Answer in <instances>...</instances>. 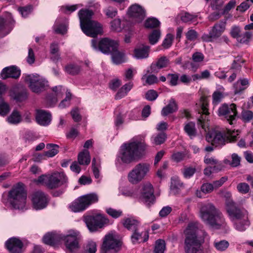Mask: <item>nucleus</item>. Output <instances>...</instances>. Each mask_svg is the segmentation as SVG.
<instances>
[{
	"label": "nucleus",
	"instance_id": "nucleus-1",
	"mask_svg": "<svg viewBox=\"0 0 253 253\" xmlns=\"http://www.w3.org/2000/svg\"><path fill=\"white\" fill-rule=\"evenodd\" d=\"M199 214L203 222L213 229H220L227 226L224 215L212 203L203 204L200 208Z\"/></svg>",
	"mask_w": 253,
	"mask_h": 253
},
{
	"label": "nucleus",
	"instance_id": "nucleus-2",
	"mask_svg": "<svg viewBox=\"0 0 253 253\" xmlns=\"http://www.w3.org/2000/svg\"><path fill=\"white\" fill-rule=\"evenodd\" d=\"M146 144L142 141H133L124 144L120 151V158L126 164H129L140 159L144 154Z\"/></svg>",
	"mask_w": 253,
	"mask_h": 253
},
{
	"label": "nucleus",
	"instance_id": "nucleus-3",
	"mask_svg": "<svg viewBox=\"0 0 253 253\" xmlns=\"http://www.w3.org/2000/svg\"><path fill=\"white\" fill-rule=\"evenodd\" d=\"M27 193L24 184L18 182L8 192L7 201L15 209H23L26 205Z\"/></svg>",
	"mask_w": 253,
	"mask_h": 253
},
{
	"label": "nucleus",
	"instance_id": "nucleus-4",
	"mask_svg": "<svg viewBox=\"0 0 253 253\" xmlns=\"http://www.w3.org/2000/svg\"><path fill=\"white\" fill-rule=\"evenodd\" d=\"M197 228L193 223L188 224L186 229V238L184 241L185 253H204L200 249L201 243L197 238Z\"/></svg>",
	"mask_w": 253,
	"mask_h": 253
},
{
	"label": "nucleus",
	"instance_id": "nucleus-5",
	"mask_svg": "<svg viewBox=\"0 0 253 253\" xmlns=\"http://www.w3.org/2000/svg\"><path fill=\"white\" fill-rule=\"evenodd\" d=\"M236 139L237 136L234 135L233 132L229 129L214 130L208 133L206 136L207 141L211 142L212 145L216 147L224 145L226 143L235 141Z\"/></svg>",
	"mask_w": 253,
	"mask_h": 253
},
{
	"label": "nucleus",
	"instance_id": "nucleus-6",
	"mask_svg": "<svg viewBox=\"0 0 253 253\" xmlns=\"http://www.w3.org/2000/svg\"><path fill=\"white\" fill-rule=\"evenodd\" d=\"M68 178L64 172H55L51 174L42 175L38 177V182L43 184L49 189L58 188L67 182Z\"/></svg>",
	"mask_w": 253,
	"mask_h": 253
},
{
	"label": "nucleus",
	"instance_id": "nucleus-7",
	"mask_svg": "<svg viewBox=\"0 0 253 253\" xmlns=\"http://www.w3.org/2000/svg\"><path fill=\"white\" fill-rule=\"evenodd\" d=\"M98 201V197L96 193H89L77 198L70 204L69 207L74 212H81Z\"/></svg>",
	"mask_w": 253,
	"mask_h": 253
},
{
	"label": "nucleus",
	"instance_id": "nucleus-8",
	"mask_svg": "<svg viewBox=\"0 0 253 253\" xmlns=\"http://www.w3.org/2000/svg\"><path fill=\"white\" fill-rule=\"evenodd\" d=\"M122 242L111 233L105 235L103 238L100 253H118L121 250Z\"/></svg>",
	"mask_w": 253,
	"mask_h": 253
},
{
	"label": "nucleus",
	"instance_id": "nucleus-9",
	"mask_svg": "<svg viewBox=\"0 0 253 253\" xmlns=\"http://www.w3.org/2000/svg\"><path fill=\"white\" fill-rule=\"evenodd\" d=\"M225 206L226 213L231 221L241 220L248 215L247 211L231 199L226 200Z\"/></svg>",
	"mask_w": 253,
	"mask_h": 253
},
{
	"label": "nucleus",
	"instance_id": "nucleus-10",
	"mask_svg": "<svg viewBox=\"0 0 253 253\" xmlns=\"http://www.w3.org/2000/svg\"><path fill=\"white\" fill-rule=\"evenodd\" d=\"M84 220L91 232H95L109 223V219L102 214L87 215L84 217Z\"/></svg>",
	"mask_w": 253,
	"mask_h": 253
},
{
	"label": "nucleus",
	"instance_id": "nucleus-11",
	"mask_svg": "<svg viewBox=\"0 0 253 253\" xmlns=\"http://www.w3.org/2000/svg\"><path fill=\"white\" fill-rule=\"evenodd\" d=\"M24 81L31 90L36 93H40L44 90L48 82L36 74H30L25 76Z\"/></svg>",
	"mask_w": 253,
	"mask_h": 253
},
{
	"label": "nucleus",
	"instance_id": "nucleus-12",
	"mask_svg": "<svg viewBox=\"0 0 253 253\" xmlns=\"http://www.w3.org/2000/svg\"><path fill=\"white\" fill-rule=\"evenodd\" d=\"M60 239L64 242L66 250L72 253L79 249L81 236L79 232L70 230L66 235H60Z\"/></svg>",
	"mask_w": 253,
	"mask_h": 253
},
{
	"label": "nucleus",
	"instance_id": "nucleus-13",
	"mask_svg": "<svg viewBox=\"0 0 253 253\" xmlns=\"http://www.w3.org/2000/svg\"><path fill=\"white\" fill-rule=\"evenodd\" d=\"M91 46L95 49H98L105 54H110L112 51L118 48L119 43L117 41L108 38H104L99 42L95 39L91 40Z\"/></svg>",
	"mask_w": 253,
	"mask_h": 253
},
{
	"label": "nucleus",
	"instance_id": "nucleus-14",
	"mask_svg": "<svg viewBox=\"0 0 253 253\" xmlns=\"http://www.w3.org/2000/svg\"><path fill=\"white\" fill-rule=\"evenodd\" d=\"M237 115L236 105L234 103L230 105L224 103L218 110V115L231 125L236 122Z\"/></svg>",
	"mask_w": 253,
	"mask_h": 253
},
{
	"label": "nucleus",
	"instance_id": "nucleus-15",
	"mask_svg": "<svg viewBox=\"0 0 253 253\" xmlns=\"http://www.w3.org/2000/svg\"><path fill=\"white\" fill-rule=\"evenodd\" d=\"M226 22L225 20H220L215 23L211 27L209 33L204 34L201 37V39L205 42H212L219 38L225 30Z\"/></svg>",
	"mask_w": 253,
	"mask_h": 253
},
{
	"label": "nucleus",
	"instance_id": "nucleus-16",
	"mask_svg": "<svg viewBox=\"0 0 253 253\" xmlns=\"http://www.w3.org/2000/svg\"><path fill=\"white\" fill-rule=\"evenodd\" d=\"M139 199L148 207L155 203L156 198L154 195V190L153 185L150 183L146 182L142 185Z\"/></svg>",
	"mask_w": 253,
	"mask_h": 253
},
{
	"label": "nucleus",
	"instance_id": "nucleus-17",
	"mask_svg": "<svg viewBox=\"0 0 253 253\" xmlns=\"http://www.w3.org/2000/svg\"><path fill=\"white\" fill-rule=\"evenodd\" d=\"M49 201L50 198L48 195L41 190L34 192L32 195L33 207L36 210H41L45 208Z\"/></svg>",
	"mask_w": 253,
	"mask_h": 253
},
{
	"label": "nucleus",
	"instance_id": "nucleus-18",
	"mask_svg": "<svg viewBox=\"0 0 253 253\" xmlns=\"http://www.w3.org/2000/svg\"><path fill=\"white\" fill-rule=\"evenodd\" d=\"M128 16L135 23H140L146 16V10L140 5L135 3L130 5L127 11Z\"/></svg>",
	"mask_w": 253,
	"mask_h": 253
},
{
	"label": "nucleus",
	"instance_id": "nucleus-19",
	"mask_svg": "<svg viewBox=\"0 0 253 253\" xmlns=\"http://www.w3.org/2000/svg\"><path fill=\"white\" fill-rule=\"evenodd\" d=\"M83 32L87 36L95 38L102 32V27L100 23L92 21L81 26Z\"/></svg>",
	"mask_w": 253,
	"mask_h": 253
},
{
	"label": "nucleus",
	"instance_id": "nucleus-20",
	"mask_svg": "<svg viewBox=\"0 0 253 253\" xmlns=\"http://www.w3.org/2000/svg\"><path fill=\"white\" fill-rule=\"evenodd\" d=\"M202 104L201 106V110L199 113L201 114L200 118L198 119L197 125L205 129L206 124L209 121V116L210 113L209 112V102L207 98L202 97L201 98Z\"/></svg>",
	"mask_w": 253,
	"mask_h": 253
},
{
	"label": "nucleus",
	"instance_id": "nucleus-21",
	"mask_svg": "<svg viewBox=\"0 0 253 253\" xmlns=\"http://www.w3.org/2000/svg\"><path fill=\"white\" fill-rule=\"evenodd\" d=\"M5 246L10 253H21L23 243L20 239L13 237L6 241Z\"/></svg>",
	"mask_w": 253,
	"mask_h": 253
},
{
	"label": "nucleus",
	"instance_id": "nucleus-22",
	"mask_svg": "<svg viewBox=\"0 0 253 253\" xmlns=\"http://www.w3.org/2000/svg\"><path fill=\"white\" fill-rule=\"evenodd\" d=\"M21 74L20 70L15 66H11L3 68L0 73V77L3 80L8 78L17 79Z\"/></svg>",
	"mask_w": 253,
	"mask_h": 253
},
{
	"label": "nucleus",
	"instance_id": "nucleus-23",
	"mask_svg": "<svg viewBox=\"0 0 253 253\" xmlns=\"http://www.w3.org/2000/svg\"><path fill=\"white\" fill-rule=\"evenodd\" d=\"M35 118L37 123L43 126L48 125L51 120V115L50 113L42 109L36 110Z\"/></svg>",
	"mask_w": 253,
	"mask_h": 253
},
{
	"label": "nucleus",
	"instance_id": "nucleus-24",
	"mask_svg": "<svg viewBox=\"0 0 253 253\" xmlns=\"http://www.w3.org/2000/svg\"><path fill=\"white\" fill-rule=\"evenodd\" d=\"M170 64L169 58L166 56H163L151 64L150 70L152 73H157L160 69L168 67Z\"/></svg>",
	"mask_w": 253,
	"mask_h": 253
},
{
	"label": "nucleus",
	"instance_id": "nucleus-25",
	"mask_svg": "<svg viewBox=\"0 0 253 253\" xmlns=\"http://www.w3.org/2000/svg\"><path fill=\"white\" fill-rule=\"evenodd\" d=\"M132 232L131 240L134 244L140 242H145L148 240L149 233L147 230L141 231L138 227Z\"/></svg>",
	"mask_w": 253,
	"mask_h": 253
},
{
	"label": "nucleus",
	"instance_id": "nucleus-26",
	"mask_svg": "<svg viewBox=\"0 0 253 253\" xmlns=\"http://www.w3.org/2000/svg\"><path fill=\"white\" fill-rule=\"evenodd\" d=\"M80 21V26H82L85 23H88L93 20H91L94 12L92 10L82 9L78 12Z\"/></svg>",
	"mask_w": 253,
	"mask_h": 253
},
{
	"label": "nucleus",
	"instance_id": "nucleus-27",
	"mask_svg": "<svg viewBox=\"0 0 253 253\" xmlns=\"http://www.w3.org/2000/svg\"><path fill=\"white\" fill-rule=\"evenodd\" d=\"M121 223L125 228L131 231L139 226V222L133 217L124 218L122 219Z\"/></svg>",
	"mask_w": 253,
	"mask_h": 253
},
{
	"label": "nucleus",
	"instance_id": "nucleus-28",
	"mask_svg": "<svg viewBox=\"0 0 253 253\" xmlns=\"http://www.w3.org/2000/svg\"><path fill=\"white\" fill-rule=\"evenodd\" d=\"M178 108L177 104L173 98H171L167 105L164 107L161 112L163 116H167L177 111Z\"/></svg>",
	"mask_w": 253,
	"mask_h": 253
},
{
	"label": "nucleus",
	"instance_id": "nucleus-29",
	"mask_svg": "<svg viewBox=\"0 0 253 253\" xmlns=\"http://www.w3.org/2000/svg\"><path fill=\"white\" fill-rule=\"evenodd\" d=\"M150 46L142 45L141 46L136 47L134 50V54L137 59H143L148 57Z\"/></svg>",
	"mask_w": 253,
	"mask_h": 253
},
{
	"label": "nucleus",
	"instance_id": "nucleus-30",
	"mask_svg": "<svg viewBox=\"0 0 253 253\" xmlns=\"http://www.w3.org/2000/svg\"><path fill=\"white\" fill-rule=\"evenodd\" d=\"M128 181L132 184H136L141 181L143 178L135 167L129 171L127 175Z\"/></svg>",
	"mask_w": 253,
	"mask_h": 253
},
{
	"label": "nucleus",
	"instance_id": "nucleus-31",
	"mask_svg": "<svg viewBox=\"0 0 253 253\" xmlns=\"http://www.w3.org/2000/svg\"><path fill=\"white\" fill-rule=\"evenodd\" d=\"M132 86L133 84L131 82L126 84L118 91L115 96V99L119 100L126 96L132 88Z\"/></svg>",
	"mask_w": 253,
	"mask_h": 253
},
{
	"label": "nucleus",
	"instance_id": "nucleus-32",
	"mask_svg": "<svg viewBox=\"0 0 253 253\" xmlns=\"http://www.w3.org/2000/svg\"><path fill=\"white\" fill-rule=\"evenodd\" d=\"M58 238L60 239V236L55 234L47 233L43 236L42 240L45 244L54 246L57 244Z\"/></svg>",
	"mask_w": 253,
	"mask_h": 253
},
{
	"label": "nucleus",
	"instance_id": "nucleus-33",
	"mask_svg": "<svg viewBox=\"0 0 253 253\" xmlns=\"http://www.w3.org/2000/svg\"><path fill=\"white\" fill-rule=\"evenodd\" d=\"M79 164L82 165H88L90 162L89 152L87 150H84L80 152L78 157Z\"/></svg>",
	"mask_w": 253,
	"mask_h": 253
},
{
	"label": "nucleus",
	"instance_id": "nucleus-34",
	"mask_svg": "<svg viewBox=\"0 0 253 253\" xmlns=\"http://www.w3.org/2000/svg\"><path fill=\"white\" fill-rule=\"evenodd\" d=\"M184 130L191 138L195 137L197 135L195 123L193 122H189L186 123L184 127Z\"/></svg>",
	"mask_w": 253,
	"mask_h": 253
},
{
	"label": "nucleus",
	"instance_id": "nucleus-35",
	"mask_svg": "<svg viewBox=\"0 0 253 253\" xmlns=\"http://www.w3.org/2000/svg\"><path fill=\"white\" fill-rule=\"evenodd\" d=\"M134 167L135 169L137 170L143 179L149 172L150 169V165L149 164L146 163H141L138 164Z\"/></svg>",
	"mask_w": 253,
	"mask_h": 253
},
{
	"label": "nucleus",
	"instance_id": "nucleus-36",
	"mask_svg": "<svg viewBox=\"0 0 253 253\" xmlns=\"http://www.w3.org/2000/svg\"><path fill=\"white\" fill-rule=\"evenodd\" d=\"M59 47L57 43H52L50 45V53L52 55L51 57L54 62H57L60 59Z\"/></svg>",
	"mask_w": 253,
	"mask_h": 253
},
{
	"label": "nucleus",
	"instance_id": "nucleus-37",
	"mask_svg": "<svg viewBox=\"0 0 253 253\" xmlns=\"http://www.w3.org/2000/svg\"><path fill=\"white\" fill-rule=\"evenodd\" d=\"M110 54H111L112 60L115 64H120L125 61L124 53L118 51V48L112 51Z\"/></svg>",
	"mask_w": 253,
	"mask_h": 253
},
{
	"label": "nucleus",
	"instance_id": "nucleus-38",
	"mask_svg": "<svg viewBox=\"0 0 253 253\" xmlns=\"http://www.w3.org/2000/svg\"><path fill=\"white\" fill-rule=\"evenodd\" d=\"M238 220V221L234 223V226L235 228L239 231H244L246 229L247 226L250 225V221L248 220V215H246V217Z\"/></svg>",
	"mask_w": 253,
	"mask_h": 253
},
{
	"label": "nucleus",
	"instance_id": "nucleus-39",
	"mask_svg": "<svg viewBox=\"0 0 253 253\" xmlns=\"http://www.w3.org/2000/svg\"><path fill=\"white\" fill-rule=\"evenodd\" d=\"M65 71L72 76L78 74L81 71V67L75 64H69L65 67Z\"/></svg>",
	"mask_w": 253,
	"mask_h": 253
},
{
	"label": "nucleus",
	"instance_id": "nucleus-40",
	"mask_svg": "<svg viewBox=\"0 0 253 253\" xmlns=\"http://www.w3.org/2000/svg\"><path fill=\"white\" fill-rule=\"evenodd\" d=\"M46 148L49 149L48 151L45 152V155L47 158L54 157L59 152V146L56 144H47L46 145Z\"/></svg>",
	"mask_w": 253,
	"mask_h": 253
},
{
	"label": "nucleus",
	"instance_id": "nucleus-41",
	"mask_svg": "<svg viewBox=\"0 0 253 253\" xmlns=\"http://www.w3.org/2000/svg\"><path fill=\"white\" fill-rule=\"evenodd\" d=\"M160 21L156 18H148L144 23V27L147 29H153L160 26Z\"/></svg>",
	"mask_w": 253,
	"mask_h": 253
},
{
	"label": "nucleus",
	"instance_id": "nucleus-42",
	"mask_svg": "<svg viewBox=\"0 0 253 253\" xmlns=\"http://www.w3.org/2000/svg\"><path fill=\"white\" fill-rule=\"evenodd\" d=\"M197 15L192 14L188 12H185L180 16L181 20L184 23L193 22L196 21Z\"/></svg>",
	"mask_w": 253,
	"mask_h": 253
},
{
	"label": "nucleus",
	"instance_id": "nucleus-43",
	"mask_svg": "<svg viewBox=\"0 0 253 253\" xmlns=\"http://www.w3.org/2000/svg\"><path fill=\"white\" fill-rule=\"evenodd\" d=\"M8 122L12 124H17L21 121V116L17 110H14L7 118Z\"/></svg>",
	"mask_w": 253,
	"mask_h": 253
},
{
	"label": "nucleus",
	"instance_id": "nucleus-44",
	"mask_svg": "<svg viewBox=\"0 0 253 253\" xmlns=\"http://www.w3.org/2000/svg\"><path fill=\"white\" fill-rule=\"evenodd\" d=\"M253 37V33L251 32H246L237 39L238 42L248 44Z\"/></svg>",
	"mask_w": 253,
	"mask_h": 253
},
{
	"label": "nucleus",
	"instance_id": "nucleus-45",
	"mask_svg": "<svg viewBox=\"0 0 253 253\" xmlns=\"http://www.w3.org/2000/svg\"><path fill=\"white\" fill-rule=\"evenodd\" d=\"M161 36V32L159 29H155L152 31L149 36V42L151 44L157 43Z\"/></svg>",
	"mask_w": 253,
	"mask_h": 253
},
{
	"label": "nucleus",
	"instance_id": "nucleus-46",
	"mask_svg": "<svg viewBox=\"0 0 253 253\" xmlns=\"http://www.w3.org/2000/svg\"><path fill=\"white\" fill-rule=\"evenodd\" d=\"M245 62V60L242 58V56L238 55L235 57V59L231 64V69L240 70L242 67L241 64L244 63Z\"/></svg>",
	"mask_w": 253,
	"mask_h": 253
},
{
	"label": "nucleus",
	"instance_id": "nucleus-47",
	"mask_svg": "<svg viewBox=\"0 0 253 253\" xmlns=\"http://www.w3.org/2000/svg\"><path fill=\"white\" fill-rule=\"evenodd\" d=\"M166 249L165 242L163 240L159 239L156 242L154 250V253H164Z\"/></svg>",
	"mask_w": 253,
	"mask_h": 253
},
{
	"label": "nucleus",
	"instance_id": "nucleus-48",
	"mask_svg": "<svg viewBox=\"0 0 253 253\" xmlns=\"http://www.w3.org/2000/svg\"><path fill=\"white\" fill-rule=\"evenodd\" d=\"M7 25V20L0 17V38H2L8 34V32L5 31Z\"/></svg>",
	"mask_w": 253,
	"mask_h": 253
},
{
	"label": "nucleus",
	"instance_id": "nucleus-49",
	"mask_svg": "<svg viewBox=\"0 0 253 253\" xmlns=\"http://www.w3.org/2000/svg\"><path fill=\"white\" fill-rule=\"evenodd\" d=\"M224 97L223 93L218 90L215 91L212 95V103L213 105H216L219 104Z\"/></svg>",
	"mask_w": 253,
	"mask_h": 253
},
{
	"label": "nucleus",
	"instance_id": "nucleus-50",
	"mask_svg": "<svg viewBox=\"0 0 253 253\" xmlns=\"http://www.w3.org/2000/svg\"><path fill=\"white\" fill-rule=\"evenodd\" d=\"M9 105L4 101L3 98H0V115L5 116L9 112Z\"/></svg>",
	"mask_w": 253,
	"mask_h": 253
},
{
	"label": "nucleus",
	"instance_id": "nucleus-51",
	"mask_svg": "<svg viewBox=\"0 0 253 253\" xmlns=\"http://www.w3.org/2000/svg\"><path fill=\"white\" fill-rule=\"evenodd\" d=\"M146 79L145 83L146 84L149 85L154 84H157L158 83L159 81L157 77L154 75H144L142 78V80Z\"/></svg>",
	"mask_w": 253,
	"mask_h": 253
},
{
	"label": "nucleus",
	"instance_id": "nucleus-52",
	"mask_svg": "<svg viewBox=\"0 0 253 253\" xmlns=\"http://www.w3.org/2000/svg\"><path fill=\"white\" fill-rule=\"evenodd\" d=\"M167 134L166 133H159L154 138V144L156 145H161L165 142Z\"/></svg>",
	"mask_w": 253,
	"mask_h": 253
},
{
	"label": "nucleus",
	"instance_id": "nucleus-53",
	"mask_svg": "<svg viewBox=\"0 0 253 253\" xmlns=\"http://www.w3.org/2000/svg\"><path fill=\"white\" fill-rule=\"evenodd\" d=\"M106 211L107 214L114 218H117L123 215L122 211L117 210L111 208L107 209Z\"/></svg>",
	"mask_w": 253,
	"mask_h": 253
},
{
	"label": "nucleus",
	"instance_id": "nucleus-54",
	"mask_svg": "<svg viewBox=\"0 0 253 253\" xmlns=\"http://www.w3.org/2000/svg\"><path fill=\"white\" fill-rule=\"evenodd\" d=\"M237 189L239 193L243 194L248 193L250 190L249 185L246 182L239 183L237 186Z\"/></svg>",
	"mask_w": 253,
	"mask_h": 253
},
{
	"label": "nucleus",
	"instance_id": "nucleus-55",
	"mask_svg": "<svg viewBox=\"0 0 253 253\" xmlns=\"http://www.w3.org/2000/svg\"><path fill=\"white\" fill-rule=\"evenodd\" d=\"M173 40V36L171 34H168L167 35L166 38L164 39L162 46L164 48L167 49L169 48L172 43Z\"/></svg>",
	"mask_w": 253,
	"mask_h": 253
},
{
	"label": "nucleus",
	"instance_id": "nucleus-56",
	"mask_svg": "<svg viewBox=\"0 0 253 253\" xmlns=\"http://www.w3.org/2000/svg\"><path fill=\"white\" fill-rule=\"evenodd\" d=\"M213 190L214 187L212 183H205L201 186V191L205 194L211 193Z\"/></svg>",
	"mask_w": 253,
	"mask_h": 253
},
{
	"label": "nucleus",
	"instance_id": "nucleus-57",
	"mask_svg": "<svg viewBox=\"0 0 253 253\" xmlns=\"http://www.w3.org/2000/svg\"><path fill=\"white\" fill-rule=\"evenodd\" d=\"M33 10V6L31 5H28L24 7H20L18 8L19 11L22 16L26 17L30 14Z\"/></svg>",
	"mask_w": 253,
	"mask_h": 253
},
{
	"label": "nucleus",
	"instance_id": "nucleus-58",
	"mask_svg": "<svg viewBox=\"0 0 253 253\" xmlns=\"http://www.w3.org/2000/svg\"><path fill=\"white\" fill-rule=\"evenodd\" d=\"M168 79H169V84L171 86H175L178 84V80L179 79V74H168L167 75Z\"/></svg>",
	"mask_w": 253,
	"mask_h": 253
},
{
	"label": "nucleus",
	"instance_id": "nucleus-59",
	"mask_svg": "<svg viewBox=\"0 0 253 253\" xmlns=\"http://www.w3.org/2000/svg\"><path fill=\"white\" fill-rule=\"evenodd\" d=\"M214 246L217 250L223 251L228 247L229 243L225 240H222L214 243Z\"/></svg>",
	"mask_w": 253,
	"mask_h": 253
},
{
	"label": "nucleus",
	"instance_id": "nucleus-60",
	"mask_svg": "<svg viewBox=\"0 0 253 253\" xmlns=\"http://www.w3.org/2000/svg\"><path fill=\"white\" fill-rule=\"evenodd\" d=\"M158 96L157 92L153 89L149 90L145 93V98L148 101H154Z\"/></svg>",
	"mask_w": 253,
	"mask_h": 253
},
{
	"label": "nucleus",
	"instance_id": "nucleus-61",
	"mask_svg": "<svg viewBox=\"0 0 253 253\" xmlns=\"http://www.w3.org/2000/svg\"><path fill=\"white\" fill-rule=\"evenodd\" d=\"M242 119L245 122H248L253 118V113L250 110H244L241 114Z\"/></svg>",
	"mask_w": 253,
	"mask_h": 253
},
{
	"label": "nucleus",
	"instance_id": "nucleus-62",
	"mask_svg": "<svg viewBox=\"0 0 253 253\" xmlns=\"http://www.w3.org/2000/svg\"><path fill=\"white\" fill-rule=\"evenodd\" d=\"M96 252V244L95 242L91 241L88 242L86 246L84 253H95Z\"/></svg>",
	"mask_w": 253,
	"mask_h": 253
},
{
	"label": "nucleus",
	"instance_id": "nucleus-63",
	"mask_svg": "<svg viewBox=\"0 0 253 253\" xmlns=\"http://www.w3.org/2000/svg\"><path fill=\"white\" fill-rule=\"evenodd\" d=\"M185 154L183 152H177L173 153L171 156V159L172 161L179 163L184 159Z\"/></svg>",
	"mask_w": 253,
	"mask_h": 253
},
{
	"label": "nucleus",
	"instance_id": "nucleus-64",
	"mask_svg": "<svg viewBox=\"0 0 253 253\" xmlns=\"http://www.w3.org/2000/svg\"><path fill=\"white\" fill-rule=\"evenodd\" d=\"M12 97L13 99L17 101L22 102L27 98V95L25 92L22 91L14 93Z\"/></svg>",
	"mask_w": 253,
	"mask_h": 253
}]
</instances>
